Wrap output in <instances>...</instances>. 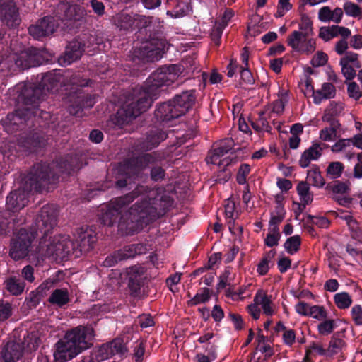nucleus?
Here are the masks:
<instances>
[{
  "mask_svg": "<svg viewBox=\"0 0 362 362\" xmlns=\"http://www.w3.org/2000/svg\"><path fill=\"white\" fill-rule=\"evenodd\" d=\"M145 41L132 48V60L134 63H150L159 61L168 49V42L161 37L142 38Z\"/></svg>",
  "mask_w": 362,
  "mask_h": 362,
  "instance_id": "9b49d317",
  "label": "nucleus"
},
{
  "mask_svg": "<svg viewBox=\"0 0 362 362\" xmlns=\"http://www.w3.org/2000/svg\"><path fill=\"white\" fill-rule=\"evenodd\" d=\"M168 138V133L162 129L152 128L147 133L146 138L139 144L141 150L148 151L158 147Z\"/></svg>",
  "mask_w": 362,
  "mask_h": 362,
  "instance_id": "b1692460",
  "label": "nucleus"
},
{
  "mask_svg": "<svg viewBox=\"0 0 362 362\" xmlns=\"http://www.w3.org/2000/svg\"><path fill=\"white\" fill-rule=\"evenodd\" d=\"M341 35L343 38H348L351 35V30L348 28L332 25L321 27L319 32V37L322 38L325 42L331 39Z\"/></svg>",
  "mask_w": 362,
  "mask_h": 362,
  "instance_id": "a878e982",
  "label": "nucleus"
},
{
  "mask_svg": "<svg viewBox=\"0 0 362 362\" xmlns=\"http://www.w3.org/2000/svg\"><path fill=\"white\" fill-rule=\"evenodd\" d=\"M70 301L69 293L67 288H57L54 290L48 298V302L52 305L63 308Z\"/></svg>",
  "mask_w": 362,
  "mask_h": 362,
  "instance_id": "2f4dec72",
  "label": "nucleus"
},
{
  "mask_svg": "<svg viewBox=\"0 0 362 362\" xmlns=\"http://www.w3.org/2000/svg\"><path fill=\"white\" fill-rule=\"evenodd\" d=\"M62 76V70L54 69L44 74L37 84L30 82L18 84L16 91L19 93V100L26 105L39 107L47 93L58 87Z\"/></svg>",
  "mask_w": 362,
  "mask_h": 362,
  "instance_id": "423d86ee",
  "label": "nucleus"
},
{
  "mask_svg": "<svg viewBox=\"0 0 362 362\" xmlns=\"http://www.w3.org/2000/svg\"><path fill=\"white\" fill-rule=\"evenodd\" d=\"M251 168L250 165L243 163L238 168L236 175V181L239 185H244L247 182V176L250 174Z\"/></svg>",
  "mask_w": 362,
  "mask_h": 362,
  "instance_id": "79ce46f5",
  "label": "nucleus"
},
{
  "mask_svg": "<svg viewBox=\"0 0 362 362\" xmlns=\"http://www.w3.org/2000/svg\"><path fill=\"white\" fill-rule=\"evenodd\" d=\"M348 228L351 232V237L356 240H362V229L356 220H351L348 223Z\"/></svg>",
  "mask_w": 362,
  "mask_h": 362,
  "instance_id": "37998d69",
  "label": "nucleus"
},
{
  "mask_svg": "<svg viewBox=\"0 0 362 362\" xmlns=\"http://www.w3.org/2000/svg\"><path fill=\"white\" fill-rule=\"evenodd\" d=\"M82 166L76 155L68 154L56 159L52 163H37L22 180L21 186L6 197V209L14 218L16 214L28 203L29 193L50 191L59 180L60 175H70Z\"/></svg>",
  "mask_w": 362,
  "mask_h": 362,
  "instance_id": "f257e3e1",
  "label": "nucleus"
},
{
  "mask_svg": "<svg viewBox=\"0 0 362 362\" xmlns=\"http://www.w3.org/2000/svg\"><path fill=\"white\" fill-rule=\"evenodd\" d=\"M0 20L8 28H16L19 26L21 18L16 3L0 6Z\"/></svg>",
  "mask_w": 362,
  "mask_h": 362,
  "instance_id": "4be33fe9",
  "label": "nucleus"
},
{
  "mask_svg": "<svg viewBox=\"0 0 362 362\" xmlns=\"http://www.w3.org/2000/svg\"><path fill=\"white\" fill-rule=\"evenodd\" d=\"M328 61V56L326 53L318 51L310 60V64L313 67H320L325 65Z\"/></svg>",
  "mask_w": 362,
  "mask_h": 362,
  "instance_id": "09e8293b",
  "label": "nucleus"
},
{
  "mask_svg": "<svg viewBox=\"0 0 362 362\" xmlns=\"http://www.w3.org/2000/svg\"><path fill=\"white\" fill-rule=\"evenodd\" d=\"M112 20L116 28L125 34L138 29L139 31L136 33L138 39L143 31H146L152 22L151 17L124 11L117 13Z\"/></svg>",
  "mask_w": 362,
  "mask_h": 362,
  "instance_id": "2eb2a0df",
  "label": "nucleus"
},
{
  "mask_svg": "<svg viewBox=\"0 0 362 362\" xmlns=\"http://www.w3.org/2000/svg\"><path fill=\"white\" fill-rule=\"evenodd\" d=\"M97 240L96 234L92 229L83 230L81 228L76 239L80 255L88 253L92 250Z\"/></svg>",
  "mask_w": 362,
  "mask_h": 362,
  "instance_id": "393cba45",
  "label": "nucleus"
},
{
  "mask_svg": "<svg viewBox=\"0 0 362 362\" xmlns=\"http://www.w3.org/2000/svg\"><path fill=\"white\" fill-rule=\"evenodd\" d=\"M228 317L232 321L234 325V328L235 330L240 331L244 328L245 322L242 316L239 314L230 313L228 314Z\"/></svg>",
  "mask_w": 362,
  "mask_h": 362,
  "instance_id": "e2e57ef3",
  "label": "nucleus"
},
{
  "mask_svg": "<svg viewBox=\"0 0 362 362\" xmlns=\"http://www.w3.org/2000/svg\"><path fill=\"white\" fill-rule=\"evenodd\" d=\"M202 292L197 293L192 299L187 301L189 306H194L199 303H205L211 298V291L207 288H201Z\"/></svg>",
  "mask_w": 362,
  "mask_h": 362,
  "instance_id": "4c0bfd02",
  "label": "nucleus"
},
{
  "mask_svg": "<svg viewBox=\"0 0 362 362\" xmlns=\"http://www.w3.org/2000/svg\"><path fill=\"white\" fill-rule=\"evenodd\" d=\"M119 250L123 260H125L134 258L136 255L145 254L148 251V248L144 243H134L125 245Z\"/></svg>",
  "mask_w": 362,
  "mask_h": 362,
  "instance_id": "7c9ffc66",
  "label": "nucleus"
},
{
  "mask_svg": "<svg viewBox=\"0 0 362 362\" xmlns=\"http://www.w3.org/2000/svg\"><path fill=\"white\" fill-rule=\"evenodd\" d=\"M105 344L110 348L111 357L115 354L123 356L127 352V348L122 338H115L112 341Z\"/></svg>",
  "mask_w": 362,
  "mask_h": 362,
  "instance_id": "f704fd0d",
  "label": "nucleus"
},
{
  "mask_svg": "<svg viewBox=\"0 0 362 362\" xmlns=\"http://www.w3.org/2000/svg\"><path fill=\"white\" fill-rule=\"evenodd\" d=\"M352 320L356 325H362V306L361 305H355L351 310Z\"/></svg>",
  "mask_w": 362,
  "mask_h": 362,
  "instance_id": "680f3d73",
  "label": "nucleus"
},
{
  "mask_svg": "<svg viewBox=\"0 0 362 362\" xmlns=\"http://www.w3.org/2000/svg\"><path fill=\"white\" fill-rule=\"evenodd\" d=\"M47 141L45 136L40 133H33L29 135L21 136L18 143L10 142L8 144V157H20L19 151L22 150L27 153H37L45 147Z\"/></svg>",
  "mask_w": 362,
  "mask_h": 362,
  "instance_id": "dca6fc26",
  "label": "nucleus"
},
{
  "mask_svg": "<svg viewBox=\"0 0 362 362\" xmlns=\"http://www.w3.org/2000/svg\"><path fill=\"white\" fill-rule=\"evenodd\" d=\"M308 33L294 30L287 38V44L293 50L302 54H310L315 50L316 42L308 38Z\"/></svg>",
  "mask_w": 362,
  "mask_h": 362,
  "instance_id": "a211bd4d",
  "label": "nucleus"
},
{
  "mask_svg": "<svg viewBox=\"0 0 362 362\" xmlns=\"http://www.w3.org/2000/svg\"><path fill=\"white\" fill-rule=\"evenodd\" d=\"M23 344L14 340H9L3 344L0 351V358L4 362H16L23 356Z\"/></svg>",
  "mask_w": 362,
  "mask_h": 362,
  "instance_id": "5701e85b",
  "label": "nucleus"
},
{
  "mask_svg": "<svg viewBox=\"0 0 362 362\" xmlns=\"http://www.w3.org/2000/svg\"><path fill=\"white\" fill-rule=\"evenodd\" d=\"M300 237L298 235H296L288 238L284 244V247L287 253L292 255L300 250Z\"/></svg>",
  "mask_w": 362,
  "mask_h": 362,
  "instance_id": "e433bc0d",
  "label": "nucleus"
},
{
  "mask_svg": "<svg viewBox=\"0 0 362 362\" xmlns=\"http://www.w3.org/2000/svg\"><path fill=\"white\" fill-rule=\"evenodd\" d=\"M179 70L175 64L160 66L148 77L143 86L126 90L123 94L122 105L116 114L110 116L107 126L122 128L146 112L158 98L163 88L177 79Z\"/></svg>",
  "mask_w": 362,
  "mask_h": 362,
  "instance_id": "f03ea898",
  "label": "nucleus"
},
{
  "mask_svg": "<svg viewBox=\"0 0 362 362\" xmlns=\"http://www.w3.org/2000/svg\"><path fill=\"white\" fill-rule=\"evenodd\" d=\"M337 327L334 320H324L317 325L319 334L322 335H328L331 334Z\"/></svg>",
  "mask_w": 362,
  "mask_h": 362,
  "instance_id": "a19ab883",
  "label": "nucleus"
},
{
  "mask_svg": "<svg viewBox=\"0 0 362 362\" xmlns=\"http://www.w3.org/2000/svg\"><path fill=\"white\" fill-rule=\"evenodd\" d=\"M55 16L62 21L70 22L76 25L86 22L87 11L78 4H70L67 2L59 3L54 9Z\"/></svg>",
  "mask_w": 362,
  "mask_h": 362,
  "instance_id": "f3484780",
  "label": "nucleus"
},
{
  "mask_svg": "<svg viewBox=\"0 0 362 362\" xmlns=\"http://www.w3.org/2000/svg\"><path fill=\"white\" fill-rule=\"evenodd\" d=\"M336 88L331 83H324L321 89L313 90V102L320 105L324 99H331L335 96Z\"/></svg>",
  "mask_w": 362,
  "mask_h": 362,
  "instance_id": "c756f323",
  "label": "nucleus"
},
{
  "mask_svg": "<svg viewBox=\"0 0 362 362\" xmlns=\"http://www.w3.org/2000/svg\"><path fill=\"white\" fill-rule=\"evenodd\" d=\"M341 66V71L347 80H352L356 76V70L350 64H339Z\"/></svg>",
  "mask_w": 362,
  "mask_h": 362,
  "instance_id": "338daca9",
  "label": "nucleus"
},
{
  "mask_svg": "<svg viewBox=\"0 0 362 362\" xmlns=\"http://www.w3.org/2000/svg\"><path fill=\"white\" fill-rule=\"evenodd\" d=\"M334 301L337 307L339 309H346L352 303L351 296L346 292L336 293L334 296Z\"/></svg>",
  "mask_w": 362,
  "mask_h": 362,
  "instance_id": "58836bf2",
  "label": "nucleus"
},
{
  "mask_svg": "<svg viewBox=\"0 0 362 362\" xmlns=\"http://www.w3.org/2000/svg\"><path fill=\"white\" fill-rule=\"evenodd\" d=\"M343 110V106L335 102L330 103L329 106L326 109L324 116H329V117H335L341 114Z\"/></svg>",
  "mask_w": 362,
  "mask_h": 362,
  "instance_id": "864d4df0",
  "label": "nucleus"
},
{
  "mask_svg": "<svg viewBox=\"0 0 362 362\" xmlns=\"http://www.w3.org/2000/svg\"><path fill=\"white\" fill-rule=\"evenodd\" d=\"M126 4L139 3L147 9H154L161 4V0H123Z\"/></svg>",
  "mask_w": 362,
  "mask_h": 362,
  "instance_id": "13d9d810",
  "label": "nucleus"
},
{
  "mask_svg": "<svg viewBox=\"0 0 362 362\" xmlns=\"http://www.w3.org/2000/svg\"><path fill=\"white\" fill-rule=\"evenodd\" d=\"M165 159L164 153L160 151L140 153L130 158V166L138 172L149 169V176L154 182H160L165 180V170L160 165Z\"/></svg>",
  "mask_w": 362,
  "mask_h": 362,
  "instance_id": "f8f14e48",
  "label": "nucleus"
},
{
  "mask_svg": "<svg viewBox=\"0 0 362 362\" xmlns=\"http://www.w3.org/2000/svg\"><path fill=\"white\" fill-rule=\"evenodd\" d=\"M145 269L141 265L136 264L127 269V286L131 296L139 297L145 279Z\"/></svg>",
  "mask_w": 362,
  "mask_h": 362,
  "instance_id": "aec40b11",
  "label": "nucleus"
},
{
  "mask_svg": "<svg viewBox=\"0 0 362 362\" xmlns=\"http://www.w3.org/2000/svg\"><path fill=\"white\" fill-rule=\"evenodd\" d=\"M291 267V259L288 257L279 258L277 262V267L280 273H286Z\"/></svg>",
  "mask_w": 362,
  "mask_h": 362,
  "instance_id": "0e129e2a",
  "label": "nucleus"
},
{
  "mask_svg": "<svg viewBox=\"0 0 362 362\" xmlns=\"http://www.w3.org/2000/svg\"><path fill=\"white\" fill-rule=\"evenodd\" d=\"M5 288L12 295L18 296L23 293L25 284L23 280L16 276H10L4 281Z\"/></svg>",
  "mask_w": 362,
  "mask_h": 362,
  "instance_id": "473e14b6",
  "label": "nucleus"
},
{
  "mask_svg": "<svg viewBox=\"0 0 362 362\" xmlns=\"http://www.w3.org/2000/svg\"><path fill=\"white\" fill-rule=\"evenodd\" d=\"M59 282L57 276H52L43 281L38 287L37 291L42 293L44 295L47 291L49 290L52 287L55 286Z\"/></svg>",
  "mask_w": 362,
  "mask_h": 362,
  "instance_id": "603ef678",
  "label": "nucleus"
},
{
  "mask_svg": "<svg viewBox=\"0 0 362 362\" xmlns=\"http://www.w3.org/2000/svg\"><path fill=\"white\" fill-rule=\"evenodd\" d=\"M313 21L310 18L306 15L303 14L301 16L300 23H299V28L301 30L303 33H312L313 30Z\"/></svg>",
  "mask_w": 362,
  "mask_h": 362,
  "instance_id": "6e6d98bb",
  "label": "nucleus"
},
{
  "mask_svg": "<svg viewBox=\"0 0 362 362\" xmlns=\"http://www.w3.org/2000/svg\"><path fill=\"white\" fill-rule=\"evenodd\" d=\"M326 189L332 190L335 194H345L349 190V188L345 182L338 180L328 183Z\"/></svg>",
  "mask_w": 362,
  "mask_h": 362,
  "instance_id": "c03bdc74",
  "label": "nucleus"
},
{
  "mask_svg": "<svg viewBox=\"0 0 362 362\" xmlns=\"http://www.w3.org/2000/svg\"><path fill=\"white\" fill-rule=\"evenodd\" d=\"M11 216L7 211L0 210V235H6L12 230Z\"/></svg>",
  "mask_w": 362,
  "mask_h": 362,
  "instance_id": "72a5a7b5",
  "label": "nucleus"
},
{
  "mask_svg": "<svg viewBox=\"0 0 362 362\" xmlns=\"http://www.w3.org/2000/svg\"><path fill=\"white\" fill-rule=\"evenodd\" d=\"M344 341L341 339L336 338L334 336L331 338L329 344V348L327 352L329 353L331 356L337 354L339 349H341Z\"/></svg>",
  "mask_w": 362,
  "mask_h": 362,
  "instance_id": "bf43d9fd",
  "label": "nucleus"
},
{
  "mask_svg": "<svg viewBox=\"0 0 362 362\" xmlns=\"http://www.w3.org/2000/svg\"><path fill=\"white\" fill-rule=\"evenodd\" d=\"M58 23L54 16H47L38 20L35 24L28 27L29 34L36 40H41L52 35L57 27Z\"/></svg>",
  "mask_w": 362,
  "mask_h": 362,
  "instance_id": "6ab92c4d",
  "label": "nucleus"
},
{
  "mask_svg": "<svg viewBox=\"0 0 362 362\" xmlns=\"http://www.w3.org/2000/svg\"><path fill=\"white\" fill-rule=\"evenodd\" d=\"M195 90H187L163 103L155 110V117L160 122H168L186 114L196 101Z\"/></svg>",
  "mask_w": 362,
  "mask_h": 362,
  "instance_id": "6e6552de",
  "label": "nucleus"
},
{
  "mask_svg": "<svg viewBox=\"0 0 362 362\" xmlns=\"http://www.w3.org/2000/svg\"><path fill=\"white\" fill-rule=\"evenodd\" d=\"M234 141L232 138H226L221 140L218 146L214 149L209 158L212 163H216L217 160L224 155L228 153H233L234 150Z\"/></svg>",
  "mask_w": 362,
  "mask_h": 362,
  "instance_id": "bb28decb",
  "label": "nucleus"
},
{
  "mask_svg": "<svg viewBox=\"0 0 362 362\" xmlns=\"http://www.w3.org/2000/svg\"><path fill=\"white\" fill-rule=\"evenodd\" d=\"M148 189L139 196H146L134 204L129 209L130 221H124L122 217L119 223V229L126 235H134L138 233L144 225H147L168 211L173 206L174 199L165 192H160L158 189H151L148 185H144Z\"/></svg>",
  "mask_w": 362,
  "mask_h": 362,
  "instance_id": "7ed1b4c3",
  "label": "nucleus"
},
{
  "mask_svg": "<svg viewBox=\"0 0 362 362\" xmlns=\"http://www.w3.org/2000/svg\"><path fill=\"white\" fill-rule=\"evenodd\" d=\"M41 234L34 225L30 229L21 228L11 240L9 249L10 257L17 261L26 257L30 252L34 240Z\"/></svg>",
  "mask_w": 362,
  "mask_h": 362,
  "instance_id": "4468645a",
  "label": "nucleus"
},
{
  "mask_svg": "<svg viewBox=\"0 0 362 362\" xmlns=\"http://www.w3.org/2000/svg\"><path fill=\"white\" fill-rule=\"evenodd\" d=\"M95 330L91 325L68 329L54 345L55 362H67L93 345Z\"/></svg>",
  "mask_w": 362,
  "mask_h": 362,
  "instance_id": "39448f33",
  "label": "nucleus"
},
{
  "mask_svg": "<svg viewBox=\"0 0 362 362\" xmlns=\"http://www.w3.org/2000/svg\"><path fill=\"white\" fill-rule=\"evenodd\" d=\"M318 18L322 22H329L332 19V10L329 6L322 7L318 12Z\"/></svg>",
  "mask_w": 362,
  "mask_h": 362,
  "instance_id": "774afa93",
  "label": "nucleus"
},
{
  "mask_svg": "<svg viewBox=\"0 0 362 362\" xmlns=\"http://www.w3.org/2000/svg\"><path fill=\"white\" fill-rule=\"evenodd\" d=\"M111 357V352L107 345L103 344L94 348L88 356L83 357L80 362H100Z\"/></svg>",
  "mask_w": 362,
  "mask_h": 362,
  "instance_id": "cd10ccee",
  "label": "nucleus"
},
{
  "mask_svg": "<svg viewBox=\"0 0 362 362\" xmlns=\"http://www.w3.org/2000/svg\"><path fill=\"white\" fill-rule=\"evenodd\" d=\"M57 211L53 205L46 204L40 210L35 218V226L41 233L38 252L45 256L59 258L68 257L71 255L80 256L76 241L74 242L66 235L49 236L57 224Z\"/></svg>",
  "mask_w": 362,
  "mask_h": 362,
  "instance_id": "20e7f679",
  "label": "nucleus"
},
{
  "mask_svg": "<svg viewBox=\"0 0 362 362\" xmlns=\"http://www.w3.org/2000/svg\"><path fill=\"white\" fill-rule=\"evenodd\" d=\"M51 56L45 47H30L20 52L11 54L8 59V69L11 74L20 72L31 67L38 66L49 60Z\"/></svg>",
  "mask_w": 362,
  "mask_h": 362,
  "instance_id": "9d476101",
  "label": "nucleus"
},
{
  "mask_svg": "<svg viewBox=\"0 0 362 362\" xmlns=\"http://www.w3.org/2000/svg\"><path fill=\"white\" fill-rule=\"evenodd\" d=\"M309 316L320 321L324 320L327 317V312L323 306L313 305L310 308Z\"/></svg>",
  "mask_w": 362,
  "mask_h": 362,
  "instance_id": "49530a36",
  "label": "nucleus"
},
{
  "mask_svg": "<svg viewBox=\"0 0 362 362\" xmlns=\"http://www.w3.org/2000/svg\"><path fill=\"white\" fill-rule=\"evenodd\" d=\"M282 338L286 345L292 346L296 341V332L293 329H286L284 332Z\"/></svg>",
  "mask_w": 362,
  "mask_h": 362,
  "instance_id": "69168bd1",
  "label": "nucleus"
},
{
  "mask_svg": "<svg viewBox=\"0 0 362 362\" xmlns=\"http://www.w3.org/2000/svg\"><path fill=\"white\" fill-rule=\"evenodd\" d=\"M115 187L117 189H124L127 188V189H130L132 188L131 186V177L128 174L125 173L122 175L120 177H117L115 181Z\"/></svg>",
  "mask_w": 362,
  "mask_h": 362,
  "instance_id": "4d7b16f0",
  "label": "nucleus"
},
{
  "mask_svg": "<svg viewBox=\"0 0 362 362\" xmlns=\"http://www.w3.org/2000/svg\"><path fill=\"white\" fill-rule=\"evenodd\" d=\"M322 152V148L319 144H313L302 153L299 160L300 166L303 168H307L311 160H316L321 156Z\"/></svg>",
  "mask_w": 362,
  "mask_h": 362,
  "instance_id": "c85d7f7f",
  "label": "nucleus"
},
{
  "mask_svg": "<svg viewBox=\"0 0 362 362\" xmlns=\"http://www.w3.org/2000/svg\"><path fill=\"white\" fill-rule=\"evenodd\" d=\"M43 296L44 294L38 292L37 288L34 291H31L28 298H26L28 306L30 308H36Z\"/></svg>",
  "mask_w": 362,
  "mask_h": 362,
  "instance_id": "8fccbe9b",
  "label": "nucleus"
},
{
  "mask_svg": "<svg viewBox=\"0 0 362 362\" xmlns=\"http://www.w3.org/2000/svg\"><path fill=\"white\" fill-rule=\"evenodd\" d=\"M12 315L11 305L8 302L0 300V322L8 319Z\"/></svg>",
  "mask_w": 362,
  "mask_h": 362,
  "instance_id": "3c124183",
  "label": "nucleus"
},
{
  "mask_svg": "<svg viewBox=\"0 0 362 362\" xmlns=\"http://www.w3.org/2000/svg\"><path fill=\"white\" fill-rule=\"evenodd\" d=\"M24 107L22 109H17L13 112L8 113L5 118L1 119V124L4 130L8 134H13L18 130H21L28 120L32 117H40L47 119L49 117V112L40 110L38 107L32 105H26L22 100Z\"/></svg>",
  "mask_w": 362,
  "mask_h": 362,
  "instance_id": "ddd939ff",
  "label": "nucleus"
},
{
  "mask_svg": "<svg viewBox=\"0 0 362 362\" xmlns=\"http://www.w3.org/2000/svg\"><path fill=\"white\" fill-rule=\"evenodd\" d=\"M146 344L144 341H137L134 348V356L135 357V362H141L145 354Z\"/></svg>",
  "mask_w": 362,
  "mask_h": 362,
  "instance_id": "5fc2aeb1",
  "label": "nucleus"
},
{
  "mask_svg": "<svg viewBox=\"0 0 362 362\" xmlns=\"http://www.w3.org/2000/svg\"><path fill=\"white\" fill-rule=\"evenodd\" d=\"M308 179L310 185L318 188L322 187L325 185V180L321 175L319 167L317 165L308 170Z\"/></svg>",
  "mask_w": 362,
  "mask_h": 362,
  "instance_id": "c9c22d12",
  "label": "nucleus"
},
{
  "mask_svg": "<svg viewBox=\"0 0 362 362\" xmlns=\"http://www.w3.org/2000/svg\"><path fill=\"white\" fill-rule=\"evenodd\" d=\"M344 164L339 161L332 162L327 168V174L331 178L335 179L340 177L344 170Z\"/></svg>",
  "mask_w": 362,
  "mask_h": 362,
  "instance_id": "ea45409f",
  "label": "nucleus"
},
{
  "mask_svg": "<svg viewBox=\"0 0 362 362\" xmlns=\"http://www.w3.org/2000/svg\"><path fill=\"white\" fill-rule=\"evenodd\" d=\"M148 189L147 187L138 184L132 192L111 200L110 203L101 207L100 213L98 215L100 223L103 226H112L116 223L119 224L122 217L124 216V221H130L131 218L128 214L129 210L124 214H122V212L138 197L139 193L145 192ZM118 230L122 235H127L119 229V226Z\"/></svg>",
  "mask_w": 362,
  "mask_h": 362,
  "instance_id": "0eeeda50",
  "label": "nucleus"
},
{
  "mask_svg": "<svg viewBox=\"0 0 362 362\" xmlns=\"http://www.w3.org/2000/svg\"><path fill=\"white\" fill-rule=\"evenodd\" d=\"M70 83L71 88L64 97L66 102L70 103L67 110L70 115L81 117L83 109L91 108L95 103V98L83 90V88L90 85L91 80L75 74L71 78Z\"/></svg>",
  "mask_w": 362,
  "mask_h": 362,
  "instance_id": "1a4fd4ad",
  "label": "nucleus"
},
{
  "mask_svg": "<svg viewBox=\"0 0 362 362\" xmlns=\"http://www.w3.org/2000/svg\"><path fill=\"white\" fill-rule=\"evenodd\" d=\"M123 261L119 250H117L106 257L103 262V265L106 267L115 266L118 262Z\"/></svg>",
  "mask_w": 362,
  "mask_h": 362,
  "instance_id": "de8ad7c7",
  "label": "nucleus"
},
{
  "mask_svg": "<svg viewBox=\"0 0 362 362\" xmlns=\"http://www.w3.org/2000/svg\"><path fill=\"white\" fill-rule=\"evenodd\" d=\"M344 10L345 13L349 16L356 18L362 15L361 8L351 1H347L344 4Z\"/></svg>",
  "mask_w": 362,
  "mask_h": 362,
  "instance_id": "a18cd8bd",
  "label": "nucleus"
},
{
  "mask_svg": "<svg viewBox=\"0 0 362 362\" xmlns=\"http://www.w3.org/2000/svg\"><path fill=\"white\" fill-rule=\"evenodd\" d=\"M241 80L247 84H253L255 79L249 67H239Z\"/></svg>",
  "mask_w": 362,
  "mask_h": 362,
  "instance_id": "052dcab7",
  "label": "nucleus"
},
{
  "mask_svg": "<svg viewBox=\"0 0 362 362\" xmlns=\"http://www.w3.org/2000/svg\"><path fill=\"white\" fill-rule=\"evenodd\" d=\"M85 47L84 42L78 39L69 42L66 47L64 54L59 57V63L62 66H66L80 59L85 51Z\"/></svg>",
  "mask_w": 362,
  "mask_h": 362,
  "instance_id": "412c9836",
  "label": "nucleus"
}]
</instances>
